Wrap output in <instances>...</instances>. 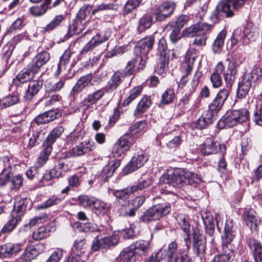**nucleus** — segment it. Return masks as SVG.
Wrapping results in <instances>:
<instances>
[{"label":"nucleus","mask_w":262,"mask_h":262,"mask_svg":"<svg viewBox=\"0 0 262 262\" xmlns=\"http://www.w3.org/2000/svg\"><path fill=\"white\" fill-rule=\"evenodd\" d=\"M155 41V37L152 35L142 38L138 42L137 46L134 48V53L136 55V58L132 59L129 61L125 69L123 71H120L125 78L132 75L134 72V68L137 61L140 60L138 69H143L145 67L146 59L150 50L152 48Z\"/></svg>","instance_id":"f257e3e1"},{"label":"nucleus","mask_w":262,"mask_h":262,"mask_svg":"<svg viewBox=\"0 0 262 262\" xmlns=\"http://www.w3.org/2000/svg\"><path fill=\"white\" fill-rule=\"evenodd\" d=\"M201 181L196 174L189 171L169 170L160 178V182L173 187H182L188 184L193 185Z\"/></svg>","instance_id":"f03ea898"},{"label":"nucleus","mask_w":262,"mask_h":262,"mask_svg":"<svg viewBox=\"0 0 262 262\" xmlns=\"http://www.w3.org/2000/svg\"><path fill=\"white\" fill-rule=\"evenodd\" d=\"M261 75L260 69H256L251 72L245 73L242 81L238 83L236 92L237 98L240 99L245 98L248 95L252 83L256 82Z\"/></svg>","instance_id":"7ed1b4c3"},{"label":"nucleus","mask_w":262,"mask_h":262,"mask_svg":"<svg viewBox=\"0 0 262 262\" xmlns=\"http://www.w3.org/2000/svg\"><path fill=\"white\" fill-rule=\"evenodd\" d=\"M170 210L171 207L169 204H156L147 210L139 219L144 223L156 221L168 214Z\"/></svg>","instance_id":"20e7f679"},{"label":"nucleus","mask_w":262,"mask_h":262,"mask_svg":"<svg viewBox=\"0 0 262 262\" xmlns=\"http://www.w3.org/2000/svg\"><path fill=\"white\" fill-rule=\"evenodd\" d=\"M149 245L148 241L144 240H139L131 244L129 247L124 249L120 254L123 262H135V253L137 250L143 253L147 252Z\"/></svg>","instance_id":"39448f33"},{"label":"nucleus","mask_w":262,"mask_h":262,"mask_svg":"<svg viewBox=\"0 0 262 262\" xmlns=\"http://www.w3.org/2000/svg\"><path fill=\"white\" fill-rule=\"evenodd\" d=\"M87 245L83 240L76 241L66 262H83L88 258Z\"/></svg>","instance_id":"423d86ee"},{"label":"nucleus","mask_w":262,"mask_h":262,"mask_svg":"<svg viewBox=\"0 0 262 262\" xmlns=\"http://www.w3.org/2000/svg\"><path fill=\"white\" fill-rule=\"evenodd\" d=\"M147 161L145 152L141 149H136L130 162L124 167V173L127 174L137 170L142 167Z\"/></svg>","instance_id":"0eeeda50"},{"label":"nucleus","mask_w":262,"mask_h":262,"mask_svg":"<svg viewBox=\"0 0 262 262\" xmlns=\"http://www.w3.org/2000/svg\"><path fill=\"white\" fill-rule=\"evenodd\" d=\"M229 93L230 91L228 89L221 90L209 105L207 111L215 117L228 97Z\"/></svg>","instance_id":"6e6552de"},{"label":"nucleus","mask_w":262,"mask_h":262,"mask_svg":"<svg viewBox=\"0 0 262 262\" xmlns=\"http://www.w3.org/2000/svg\"><path fill=\"white\" fill-rule=\"evenodd\" d=\"M119 240L118 235L114 234L107 237H96L93 242L92 249L94 251L100 249H107L117 244Z\"/></svg>","instance_id":"1a4fd4ad"},{"label":"nucleus","mask_w":262,"mask_h":262,"mask_svg":"<svg viewBox=\"0 0 262 262\" xmlns=\"http://www.w3.org/2000/svg\"><path fill=\"white\" fill-rule=\"evenodd\" d=\"M233 223L232 221H227L224 228V235L223 237L222 252L224 253L225 248L231 250L234 254V247L231 244L234 239L235 234L233 230Z\"/></svg>","instance_id":"9d476101"},{"label":"nucleus","mask_w":262,"mask_h":262,"mask_svg":"<svg viewBox=\"0 0 262 262\" xmlns=\"http://www.w3.org/2000/svg\"><path fill=\"white\" fill-rule=\"evenodd\" d=\"M200 150L202 154L205 155L215 154L219 150L223 153L226 150V146L225 144H217L213 139L210 138L206 139L200 146Z\"/></svg>","instance_id":"9b49d317"},{"label":"nucleus","mask_w":262,"mask_h":262,"mask_svg":"<svg viewBox=\"0 0 262 262\" xmlns=\"http://www.w3.org/2000/svg\"><path fill=\"white\" fill-rule=\"evenodd\" d=\"M111 35V32L109 31H105L102 34H98L96 35L84 46L81 53L84 54L93 50L100 44L107 40Z\"/></svg>","instance_id":"f8f14e48"},{"label":"nucleus","mask_w":262,"mask_h":262,"mask_svg":"<svg viewBox=\"0 0 262 262\" xmlns=\"http://www.w3.org/2000/svg\"><path fill=\"white\" fill-rule=\"evenodd\" d=\"M50 54L48 52H40L33 58L29 67L33 72L38 73L41 68L50 60Z\"/></svg>","instance_id":"ddd939ff"},{"label":"nucleus","mask_w":262,"mask_h":262,"mask_svg":"<svg viewBox=\"0 0 262 262\" xmlns=\"http://www.w3.org/2000/svg\"><path fill=\"white\" fill-rule=\"evenodd\" d=\"M175 8L174 4L172 3L165 2L157 7L154 14L158 21H162L169 17L173 12Z\"/></svg>","instance_id":"4468645a"},{"label":"nucleus","mask_w":262,"mask_h":262,"mask_svg":"<svg viewBox=\"0 0 262 262\" xmlns=\"http://www.w3.org/2000/svg\"><path fill=\"white\" fill-rule=\"evenodd\" d=\"M226 17H230L234 15L233 11H230L227 4H220L213 11L211 16V20L214 24L218 23L223 18L224 15Z\"/></svg>","instance_id":"2eb2a0df"},{"label":"nucleus","mask_w":262,"mask_h":262,"mask_svg":"<svg viewBox=\"0 0 262 262\" xmlns=\"http://www.w3.org/2000/svg\"><path fill=\"white\" fill-rule=\"evenodd\" d=\"M133 143L132 136L127 132L123 136L120 137L114 146L115 152L118 156L121 155L128 150Z\"/></svg>","instance_id":"dca6fc26"},{"label":"nucleus","mask_w":262,"mask_h":262,"mask_svg":"<svg viewBox=\"0 0 262 262\" xmlns=\"http://www.w3.org/2000/svg\"><path fill=\"white\" fill-rule=\"evenodd\" d=\"M246 243L253 253L255 262H262V246L259 241L253 237H248Z\"/></svg>","instance_id":"f3484780"},{"label":"nucleus","mask_w":262,"mask_h":262,"mask_svg":"<svg viewBox=\"0 0 262 262\" xmlns=\"http://www.w3.org/2000/svg\"><path fill=\"white\" fill-rule=\"evenodd\" d=\"M145 201V197L143 195L138 196L128 202L125 206L124 213L122 212L123 215L133 216L135 215L136 211L141 207Z\"/></svg>","instance_id":"a211bd4d"},{"label":"nucleus","mask_w":262,"mask_h":262,"mask_svg":"<svg viewBox=\"0 0 262 262\" xmlns=\"http://www.w3.org/2000/svg\"><path fill=\"white\" fill-rule=\"evenodd\" d=\"M95 148V144L94 141H83L72 148V155L74 157L81 156L90 152Z\"/></svg>","instance_id":"6ab92c4d"},{"label":"nucleus","mask_w":262,"mask_h":262,"mask_svg":"<svg viewBox=\"0 0 262 262\" xmlns=\"http://www.w3.org/2000/svg\"><path fill=\"white\" fill-rule=\"evenodd\" d=\"M177 221L180 228L186 234V237H184V239L186 243V246L188 247L189 244L190 243V225L189 223V219L186 214H180L177 216Z\"/></svg>","instance_id":"aec40b11"},{"label":"nucleus","mask_w":262,"mask_h":262,"mask_svg":"<svg viewBox=\"0 0 262 262\" xmlns=\"http://www.w3.org/2000/svg\"><path fill=\"white\" fill-rule=\"evenodd\" d=\"M225 68L222 62H219L213 69L210 76V80L213 88H220L222 84V78L221 74L225 71Z\"/></svg>","instance_id":"412c9836"},{"label":"nucleus","mask_w":262,"mask_h":262,"mask_svg":"<svg viewBox=\"0 0 262 262\" xmlns=\"http://www.w3.org/2000/svg\"><path fill=\"white\" fill-rule=\"evenodd\" d=\"M238 66V64L235 61L230 62L226 71L223 72L224 79L228 88H230L235 80L237 73L236 68Z\"/></svg>","instance_id":"4be33fe9"},{"label":"nucleus","mask_w":262,"mask_h":262,"mask_svg":"<svg viewBox=\"0 0 262 262\" xmlns=\"http://www.w3.org/2000/svg\"><path fill=\"white\" fill-rule=\"evenodd\" d=\"M93 78V76L91 74H88L81 77L72 88L71 94L73 96L78 94L83 89L89 86Z\"/></svg>","instance_id":"5701e85b"},{"label":"nucleus","mask_w":262,"mask_h":262,"mask_svg":"<svg viewBox=\"0 0 262 262\" xmlns=\"http://www.w3.org/2000/svg\"><path fill=\"white\" fill-rule=\"evenodd\" d=\"M193 251L198 256L203 255L206 250V240L203 235L195 233L193 242Z\"/></svg>","instance_id":"b1692460"},{"label":"nucleus","mask_w":262,"mask_h":262,"mask_svg":"<svg viewBox=\"0 0 262 262\" xmlns=\"http://www.w3.org/2000/svg\"><path fill=\"white\" fill-rule=\"evenodd\" d=\"M105 92L104 89H100L89 94L81 102L82 105L88 108L90 106L96 104L104 95Z\"/></svg>","instance_id":"393cba45"},{"label":"nucleus","mask_w":262,"mask_h":262,"mask_svg":"<svg viewBox=\"0 0 262 262\" xmlns=\"http://www.w3.org/2000/svg\"><path fill=\"white\" fill-rule=\"evenodd\" d=\"M43 81L42 79L30 82L28 90L24 96V98L27 100H31L41 90L43 85Z\"/></svg>","instance_id":"a878e982"},{"label":"nucleus","mask_w":262,"mask_h":262,"mask_svg":"<svg viewBox=\"0 0 262 262\" xmlns=\"http://www.w3.org/2000/svg\"><path fill=\"white\" fill-rule=\"evenodd\" d=\"M60 116V113L55 110H50L41 114L38 115L34 120L37 124L48 123Z\"/></svg>","instance_id":"bb28decb"},{"label":"nucleus","mask_w":262,"mask_h":262,"mask_svg":"<svg viewBox=\"0 0 262 262\" xmlns=\"http://www.w3.org/2000/svg\"><path fill=\"white\" fill-rule=\"evenodd\" d=\"M112 193L116 198L117 203L122 207H125L127 202L128 203V199L131 194L127 187L120 190L113 189Z\"/></svg>","instance_id":"cd10ccee"},{"label":"nucleus","mask_w":262,"mask_h":262,"mask_svg":"<svg viewBox=\"0 0 262 262\" xmlns=\"http://www.w3.org/2000/svg\"><path fill=\"white\" fill-rule=\"evenodd\" d=\"M220 128H230L237 124L235 117L232 111H228L226 114L219 121Z\"/></svg>","instance_id":"c85d7f7f"},{"label":"nucleus","mask_w":262,"mask_h":262,"mask_svg":"<svg viewBox=\"0 0 262 262\" xmlns=\"http://www.w3.org/2000/svg\"><path fill=\"white\" fill-rule=\"evenodd\" d=\"M209 25L206 23H199L191 25L183 31L184 36L187 37H194L202 30L205 31Z\"/></svg>","instance_id":"c756f323"},{"label":"nucleus","mask_w":262,"mask_h":262,"mask_svg":"<svg viewBox=\"0 0 262 262\" xmlns=\"http://www.w3.org/2000/svg\"><path fill=\"white\" fill-rule=\"evenodd\" d=\"M193 61L194 59H191L190 58H186V61L182 64V68L185 73L182 77L178 84L179 87L181 89H182L188 81V79L187 76L192 71Z\"/></svg>","instance_id":"7c9ffc66"},{"label":"nucleus","mask_w":262,"mask_h":262,"mask_svg":"<svg viewBox=\"0 0 262 262\" xmlns=\"http://www.w3.org/2000/svg\"><path fill=\"white\" fill-rule=\"evenodd\" d=\"M51 3V0H44L41 5L33 6L30 8L29 12L34 16H41L46 13Z\"/></svg>","instance_id":"2f4dec72"},{"label":"nucleus","mask_w":262,"mask_h":262,"mask_svg":"<svg viewBox=\"0 0 262 262\" xmlns=\"http://www.w3.org/2000/svg\"><path fill=\"white\" fill-rule=\"evenodd\" d=\"M29 202V200L27 198H20L15 203L11 213L13 214V215H16L21 219V216L26 210Z\"/></svg>","instance_id":"473e14b6"},{"label":"nucleus","mask_w":262,"mask_h":262,"mask_svg":"<svg viewBox=\"0 0 262 262\" xmlns=\"http://www.w3.org/2000/svg\"><path fill=\"white\" fill-rule=\"evenodd\" d=\"M120 71L115 72L107 83V92L116 90L124 80V78Z\"/></svg>","instance_id":"72a5a7b5"},{"label":"nucleus","mask_w":262,"mask_h":262,"mask_svg":"<svg viewBox=\"0 0 262 262\" xmlns=\"http://www.w3.org/2000/svg\"><path fill=\"white\" fill-rule=\"evenodd\" d=\"M215 118V117L208 111H206L198 120L196 127L200 129L205 128L212 123Z\"/></svg>","instance_id":"f704fd0d"},{"label":"nucleus","mask_w":262,"mask_h":262,"mask_svg":"<svg viewBox=\"0 0 262 262\" xmlns=\"http://www.w3.org/2000/svg\"><path fill=\"white\" fill-rule=\"evenodd\" d=\"M21 219L16 215H13L11 213V218L3 227L1 233L3 234L9 233L12 232L21 221Z\"/></svg>","instance_id":"c9c22d12"},{"label":"nucleus","mask_w":262,"mask_h":262,"mask_svg":"<svg viewBox=\"0 0 262 262\" xmlns=\"http://www.w3.org/2000/svg\"><path fill=\"white\" fill-rule=\"evenodd\" d=\"M151 102L149 97L144 96L139 102L137 108L135 111L134 114L138 117L145 112L151 105Z\"/></svg>","instance_id":"e433bc0d"},{"label":"nucleus","mask_w":262,"mask_h":262,"mask_svg":"<svg viewBox=\"0 0 262 262\" xmlns=\"http://www.w3.org/2000/svg\"><path fill=\"white\" fill-rule=\"evenodd\" d=\"M84 24L85 22L80 21L75 18L72 24L69 25L67 35L70 37L74 34L80 33L84 29Z\"/></svg>","instance_id":"4c0bfd02"},{"label":"nucleus","mask_w":262,"mask_h":262,"mask_svg":"<svg viewBox=\"0 0 262 262\" xmlns=\"http://www.w3.org/2000/svg\"><path fill=\"white\" fill-rule=\"evenodd\" d=\"M247 29L243 31L240 28H236L234 30L233 32L232 36L231 37V40L233 43L236 44L240 41L244 40L243 42L248 43L247 40H248L249 35H247Z\"/></svg>","instance_id":"58836bf2"},{"label":"nucleus","mask_w":262,"mask_h":262,"mask_svg":"<svg viewBox=\"0 0 262 262\" xmlns=\"http://www.w3.org/2000/svg\"><path fill=\"white\" fill-rule=\"evenodd\" d=\"M211 28L212 26L209 25L206 30H202L201 31L200 33L195 36V38L192 42V45L199 47L205 46L207 40V34L210 32Z\"/></svg>","instance_id":"ea45409f"},{"label":"nucleus","mask_w":262,"mask_h":262,"mask_svg":"<svg viewBox=\"0 0 262 262\" xmlns=\"http://www.w3.org/2000/svg\"><path fill=\"white\" fill-rule=\"evenodd\" d=\"M226 36L225 31H221L214 40L212 45V50L215 53H220L224 44L225 38Z\"/></svg>","instance_id":"a19ab883"},{"label":"nucleus","mask_w":262,"mask_h":262,"mask_svg":"<svg viewBox=\"0 0 262 262\" xmlns=\"http://www.w3.org/2000/svg\"><path fill=\"white\" fill-rule=\"evenodd\" d=\"M43 150L40 154L36 160V164L38 167L42 166L47 162L49 156L53 149L52 146L45 145L44 143H43Z\"/></svg>","instance_id":"79ce46f5"},{"label":"nucleus","mask_w":262,"mask_h":262,"mask_svg":"<svg viewBox=\"0 0 262 262\" xmlns=\"http://www.w3.org/2000/svg\"><path fill=\"white\" fill-rule=\"evenodd\" d=\"M63 131V128L61 126H58L54 128L43 142L45 145L52 146V144L55 142L56 139L61 135Z\"/></svg>","instance_id":"37998d69"},{"label":"nucleus","mask_w":262,"mask_h":262,"mask_svg":"<svg viewBox=\"0 0 262 262\" xmlns=\"http://www.w3.org/2000/svg\"><path fill=\"white\" fill-rule=\"evenodd\" d=\"M224 249V253H222L219 255L215 256L210 262H226L233 260L235 254L226 247Z\"/></svg>","instance_id":"c03bdc74"},{"label":"nucleus","mask_w":262,"mask_h":262,"mask_svg":"<svg viewBox=\"0 0 262 262\" xmlns=\"http://www.w3.org/2000/svg\"><path fill=\"white\" fill-rule=\"evenodd\" d=\"M143 88L141 85L134 87L128 93V96L123 102V106L128 105L133 100L136 99L141 93Z\"/></svg>","instance_id":"a18cd8bd"},{"label":"nucleus","mask_w":262,"mask_h":262,"mask_svg":"<svg viewBox=\"0 0 262 262\" xmlns=\"http://www.w3.org/2000/svg\"><path fill=\"white\" fill-rule=\"evenodd\" d=\"M19 101L17 94L9 95L4 97L0 101L1 106L2 108L10 107L17 104Z\"/></svg>","instance_id":"49530a36"},{"label":"nucleus","mask_w":262,"mask_h":262,"mask_svg":"<svg viewBox=\"0 0 262 262\" xmlns=\"http://www.w3.org/2000/svg\"><path fill=\"white\" fill-rule=\"evenodd\" d=\"M36 73L33 72L28 66V69H24L18 74L16 77V83H17V81L20 83H25L32 79L33 75Z\"/></svg>","instance_id":"de8ad7c7"},{"label":"nucleus","mask_w":262,"mask_h":262,"mask_svg":"<svg viewBox=\"0 0 262 262\" xmlns=\"http://www.w3.org/2000/svg\"><path fill=\"white\" fill-rule=\"evenodd\" d=\"M66 16L63 14L56 15L53 19L43 28L46 31H50L54 30L60 26L61 23L65 19Z\"/></svg>","instance_id":"09e8293b"},{"label":"nucleus","mask_w":262,"mask_h":262,"mask_svg":"<svg viewBox=\"0 0 262 262\" xmlns=\"http://www.w3.org/2000/svg\"><path fill=\"white\" fill-rule=\"evenodd\" d=\"M166 253L168 258L167 262H172V260L179 254L178 245L175 241H172L168 244L167 251Z\"/></svg>","instance_id":"8fccbe9b"},{"label":"nucleus","mask_w":262,"mask_h":262,"mask_svg":"<svg viewBox=\"0 0 262 262\" xmlns=\"http://www.w3.org/2000/svg\"><path fill=\"white\" fill-rule=\"evenodd\" d=\"M63 198H64L58 197L57 196L53 195L46 202L41 204L38 208L39 209H44L55 205H59L62 202Z\"/></svg>","instance_id":"3c124183"},{"label":"nucleus","mask_w":262,"mask_h":262,"mask_svg":"<svg viewBox=\"0 0 262 262\" xmlns=\"http://www.w3.org/2000/svg\"><path fill=\"white\" fill-rule=\"evenodd\" d=\"M49 227L41 226L33 232L32 237L35 240H41L49 236Z\"/></svg>","instance_id":"603ef678"},{"label":"nucleus","mask_w":262,"mask_h":262,"mask_svg":"<svg viewBox=\"0 0 262 262\" xmlns=\"http://www.w3.org/2000/svg\"><path fill=\"white\" fill-rule=\"evenodd\" d=\"M158 55L161 58H168L170 50L167 48V43L165 39L161 38L158 42Z\"/></svg>","instance_id":"864d4df0"},{"label":"nucleus","mask_w":262,"mask_h":262,"mask_svg":"<svg viewBox=\"0 0 262 262\" xmlns=\"http://www.w3.org/2000/svg\"><path fill=\"white\" fill-rule=\"evenodd\" d=\"M232 112L235 117L237 124L245 122L249 119V113L246 108L232 110Z\"/></svg>","instance_id":"5fc2aeb1"},{"label":"nucleus","mask_w":262,"mask_h":262,"mask_svg":"<svg viewBox=\"0 0 262 262\" xmlns=\"http://www.w3.org/2000/svg\"><path fill=\"white\" fill-rule=\"evenodd\" d=\"M120 164V162L118 160H113L110 161L108 165L103 168V172L105 173L107 177L111 176L119 166Z\"/></svg>","instance_id":"6e6d98bb"},{"label":"nucleus","mask_w":262,"mask_h":262,"mask_svg":"<svg viewBox=\"0 0 262 262\" xmlns=\"http://www.w3.org/2000/svg\"><path fill=\"white\" fill-rule=\"evenodd\" d=\"M152 17L150 15L145 14L139 19L138 28L139 29L149 28L152 24Z\"/></svg>","instance_id":"4d7b16f0"},{"label":"nucleus","mask_w":262,"mask_h":262,"mask_svg":"<svg viewBox=\"0 0 262 262\" xmlns=\"http://www.w3.org/2000/svg\"><path fill=\"white\" fill-rule=\"evenodd\" d=\"M174 97V93L173 89H167L163 93L161 102L163 104H167L171 103Z\"/></svg>","instance_id":"13d9d810"},{"label":"nucleus","mask_w":262,"mask_h":262,"mask_svg":"<svg viewBox=\"0 0 262 262\" xmlns=\"http://www.w3.org/2000/svg\"><path fill=\"white\" fill-rule=\"evenodd\" d=\"M168 61V58H161L160 61L158 63L157 67L155 68V72L161 75H163L165 74L167 69Z\"/></svg>","instance_id":"bf43d9fd"},{"label":"nucleus","mask_w":262,"mask_h":262,"mask_svg":"<svg viewBox=\"0 0 262 262\" xmlns=\"http://www.w3.org/2000/svg\"><path fill=\"white\" fill-rule=\"evenodd\" d=\"M63 173L57 166L55 165L49 171V173L45 174L42 177V180H48L52 178H59L63 175Z\"/></svg>","instance_id":"052dcab7"},{"label":"nucleus","mask_w":262,"mask_h":262,"mask_svg":"<svg viewBox=\"0 0 262 262\" xmlns=\"http://www.w3.org/2000/svg\"><path fill=\"white\" fill-rule=\"evenodd\" d=\"M36 256H37V253L32 246L26 248L21 255V259L24 261H28L35 258Z\"/></svg>","instance_id":"680f3d73"},{"label":"nucleus","mask_w":262,"mask_h":262,"mask_svg":"<svg viewBox=\"0 0 262 262\" xmlns=\"http://www.w3.org/2000/svg\"><path fill=\"white\" fill-rule=\"evenodd\" d=\"M92 9L91 5H86L83 6L79 11L77 14L76 19L82 22H85V19L88 15L90 13V11Z\"/></svg>","instance_id":"e2e57ef3"},{"label":"nucleus","mask_w":262,"mask_h":262,"mask_svg":"<svg viewBox=\"0 0 262 262\" xmlns=\"http://www.w3.org/2000/svg\"><path fill=\"white\" fill-rule=\"evenodd\" d=\"M142 0H128L124 7V13L128 14L138 7Z\"/></svg>","instance_id":"0e129e2a"},{"label":"nucleus","mask_w":262,"mask_h":262,"mask_svg":"<svg viewBox=\"0 0 262 262\" xmlns=\"http://www.w3.org/2000/svg\"><path fill=\"white\" fill-rule=\"evenodd\" d=\"M247 0H227L224 4H227L230 11H232L231 7L234 10H238L242 8Z\"/></svg>","instance_id":"69168bd1"},{"label":"nucleus","mask_w":262,"mask_h":262,"mask_svg":"<svg viewBox=\"0 0 262 262\" xmlns=\"http://www.w3.org/2000/svg\"><path fill=\"white\" fill-rule=\"evenodd\" d=\"M173 262H192L191 258L187 252L183 249H179V254L172 260Z\"/></svg>","instance_id":"338daca9"},{"label":"nucleus","mask_w":262,"mask_h":262,"mask_svg":"<svg viewBox=\"0 0 262 262\" xmlns=\"http://www.w3.org/2000/svg\"><path fill=\"white\" fill-rule=\"evenodd\" d=\"M145 126L146 123L145 121L137 122L130 127L128 133L133 136L134 135L142 131Z\"/></svg>","instance_id":"774afa93"}]
</instances>
